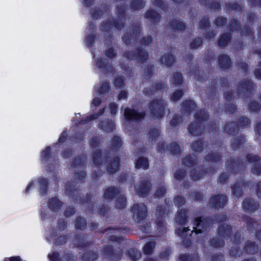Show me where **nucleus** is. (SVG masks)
<instances>
[{"label": "nucleus", "instance_id": "obj_1", "mask_svg": "<svg viewBox=\"0 0 261 261\" xmlns=\"http://www.w3.org/2000/svg\"><path fill=\"white\" fill-rule=\"evenodd\" d=\"M149 112L154 118L160 119L165 114L167 103L162 98H156L151 100L148 106Z\"/></svg>", "mask_w": 261, "mask_h": 261}, {"label": "nucleus", "instance_id": "obj_2", "mask_svg": "<svg viewBox=\"0 0 261 261\" xmlns=\"http://www.w3.org/2000/svg\"><path fill=\"white\" fill-rule=\"evenodd\" d=\"M133 218L138 223L142 222L146 217L147 209L144 204H135L132 208Z\"/></svg>", "mask_w": 261, "mask_h": 261}, {"label": "nucleus", "instance_id": "obj_3", "mask_svg": "<svg viewBox=\"0 0 261 261\" xmlns=\"http://www.w3.org/2000/svg\"><path fill=\"white\" fill-rule=\"evenodd\" d=\"M252 89V82L248 80H243L238 85V93L241 97H246L251 93Z\"/></svg>", "mask_w": 261, "mask_h": 261}, {"label": "nucleus", "instance_id": "obj_4", "mask_svg": "<svg viewBox=\"0 0 261 261\" xmlns=\"http://www.w3.org/2000/svg\"><path fill=\"white\" fill-rule=\"evenodd\" d=\"M247 159L249 162L255 163L253 164L251 169V172L253 174L259 175L261 174V163L257 162L260 160V158L256 155L252 154H248L247 156Z\"/></svg>", "mask_w": 261, "mask_h": 261}, {"label": "nucleus", "instance_id": "obj_5", "mask_svg": "<svg viewBox=\"0 0 261 261\" xmlns=\"http://www.w3.org/2000/svg\"><path fill=\"white\" fill-rule=\"evenodd\" d=\"M151 188V186L149 182L143 180L137 185L135 189L139 196H145L150 191Z\"/></svg>", "mask_w": 261, "mask_h": 261}, {"label": "nucleus", "instance_id": "obj_6", "mask_svg": "<svg viewBox=\"0 0 261 261\" xmlns=\"http://www.w3.org/2000/svg\"><path fill=\"white\" fill-rule=\"evenodd\" d=\"M124 116L128 120H140L144 117V113L132 109L126 108L124 111Z\"/></svg>", "mask_w": 261, "mask_h": 261}, {"label": "nucleus", "instance_id": "obj_7", "mask_svg": "<svg viewBox=\"0 0 261 261\" xmlns=\"http://www.w3.org/2000/svg\"><path fill=\"white\" fill-rule=\"evenodd\" d=\"M209 203L211 206L215 208H219L226 204V197L223 195L212 196L210 200Z\"/></svg>", "mask_w": 261, "mask_h": 261}, {"label": "nucleus", "instance_id": "obj_8", "mask_svg": "<svg viewBox=\"0 0 261 261\" xmlns=\"http://www.w3.org/2000/svg\"><path fill=\"white\" fill-rule=\"evenodd\" d=\"M204 127L197 121L191 123L188 127V132L193 136H200L204 131Z\"/></svg>", "mask_w": 261, "mask_h": 261}, {"label": "nucleus", "instance_id": "obj_9", "mask_svg": "<svg viewBox=\"0 0 261 261\" xmlns=\"http://www.w3.org/2000/svg\"><path fill=\"white\" fill-rule=\"evenodd\" d=\"M137 51L136 55L131 52L125 53V56L128 58L136 59L141 62H144L147 59L148 55L145 51L139 49H138Z\"/></svg>", "mask_w": 261, "mask_h": 261}, {"label": "nucleus", "instance_id": "obj_10", "mask_svg": "<svg viewBox=\"0 0 261 261\" xmlns=\"http://www.w3.org/2000/svg\"><path fill=\"white\" fill-rule=\"evenodd\" d=\"M119 164V159L117 156H115L113 159L109 160L107 162V168L110 173H114L118 169Z\"/></svg>", "mask_w": 261, "mask_h": 261}, {"label": "nucleus", "instance_id": "obj_11", "mask_svg": "<svg viewBox=\"0 0 261 261\" xmlns=\"http://www.w3.org/2000/svg\"><path fill=\"white\" fill-rule=\"evenodd\" d=\"M96 66L103 72H112L114 70L113 66L106 65L101 59H96Z\"/></svg>", "mask_w": 261, "mask_h": 261}, {"label": "nucleus", "instance_id": "obj_12", "mask_svg": "<svg viewBox=\"0 0 261 261\" xmlns=\"http://www.w3.org/2000/svg\"><path fill=\"white\" fill-rule=\"evenodd\" d=\"M219 65L223 69H227L231 65L229 57L225 55H220L218 58Z\"/></svg>", "mask_w": 261, "mask_h": 261}, {"label": "nucleus", "instance_id": "obj_13", "mask_svg": "<svg viewBox=\"0 0 261 261\" xmlns=\"http://www.w3.org/2000/svg\"><path fill=\"white\" fill-rule=\"evenodd\" d=\"M120 194V192L117 188L111 187L107 189L103 194V197L105 199L111 200L116 194Z\"/></svg>", "mask_w": 261, "mask_h": 261}, {"label": "nucleus", "instance_id": "obj_14", "mask_svg": "<svg viewBox=\"0 0 261 261\" xmlns=\"http://www.w3.org/2000/svg\"><path fill=\"white\" fill-rule=\"evenodd\" d=\"M62 204L61 201L55 197L50 199L48 202L49 208L54 211L59 210L62 206Z\"/></svg>", "mask_w": 261, "mask_h": 261}, {"label": "nucleus", "instance_id": "obj_15", "mask_svg": "<svg viewBox=\"0 0 261 261\" xmlns=\"http://www.w3.org/2000/svg\"><path fill=\"white\" fill-rule=\"evenodd\" d=\"M231 231L230 226L223 224L219 228V234L224 238L228 237Z\"/></svg>", "mask_w": 261, "mask_h": 261}, {"label": "nucleus", "instance_id": "obj_16", "mask_svg": "<svg viewBox=\"0 0 261 261\" xmlns=\"http://www.w3.org/2000/svg\"><path fill=\"white\" fill-rule=\"evenodd\" d=\"M100 127L106 132H110L115 129V125L113 122L105 119L100 123Z\"/></svg>", "mask_w": 261, "mask_h": 261}, {"label": "nucleus", "instance_id": "obj_17", "mask_svg": "<svg viewBox=\"0 0 261 261\" xmlns=\"http://www.w3.org/2000/svg\"><path fill=\"white\" fill-rule=\"evenodd\" d=\"M243 207L250 211H253L257 209L258 207L257 203L254 202L250 199H246L243 202Z\"/></svg>", "mask_w": 261, "mask_h": 261}, {"label": "nucleus", "instance_id": "obj_18", "mask_svg": "<svg viewBox=\"0 0 261 261\" xmlns=\"http://www.w3.org/2000/svg\"><path fill=\"white\" fill-rule=\"evenodd\" d=\"M174 62V57L169 54H165L161 59V63L164 64L167 67L171 66Z\"/></svg>", "mask_w": 261, "mask_h": 261}, {"label": "nucleus", "instance_id": "obj_19", "mask_svg": "<svg viewBox=\"0 0 261 261\" xmlns=\"http://www.w3.org/2000/svg\"><path fill=\"white\" fill-rule=\"evenodd\" d=\"M195 105L191 100H185L182 103V109L184 113L189 114L192 111L194 110Z\"/></svg>", "mask_w": 261, "mask_h": 261}, {"label": "nucleus", "instance_id": "obj_20", "mask_svg": "<svg viewBox=\"0 0 261 261\" xmlns=\"http://www.w3.org/2000/svg\"><path fill=\"white\" fill-rule=\"evenodd\" d=\"M238 127L235 122H231L226 124L224 129L226 133L230 135H232L236 132V131L238 130Z\"/></svg>", "mask_w": 261, "mask_h": 261}, {"label": "nucleus", "instance_id": "obj_21", "mask_svg": "<svg viewBox=\"0 0 261 261\" xmlns=\"http://www.w3.org/2000/svg\"><path fill=\"white\" fill-rule=\"evenodd\" d=\"M170 27L172 29L177 31H183L186 28L185 23L179 20L172 21L171 22Z\"/></svg>", "mask_w": 261, "mask_h": 261}, {"label": "nucleus", "instance_id": "obj_22", "mask_svg": "<svg viewBox=\"0 0 261 261\" xmlns=\"http://www.w3.org/2000/svg\"><path fill=\"white\" fill-rule=\"evenodd\" d=\"M145 17L154 23L158 22L160 19L159 13L152 10L148 11L145 14Z\"/></svg>", "mask_w": 261, "mask_h": 261}, {"label": "nucleus", "instance_id": "obj_23", "mask_svg": "<svg viewBox=\"0 0 261 261\" xmlns=\"http://www.w3.org/2000/svg\"><path fill=\"white\" fill-rule=\"evenodd\" d=\"M136 167L137 168L147 169L148 167L147 159L144 157L139 158L136 163Z\"/></svg>", "mask_w": 261, "mask_h": 261}, {"label": "nucleus", "instance_id": "obj_24", "mask_svg": "<svg viewBox=\"0 0 261 261\" xmlns=\"http://www.w3.org/2000/svg\"><path fill=\"white\" fill-rule=\"evenodd\" d=\"M117 12L120 15V17H122L120 18V22L119 21L116 23H115L114 26L117 28L118 29H121L123 27L124 25V21L123 19V14L124 12L125 8L124 7H121V8H117Z\"/></svg>", "mask_w": 261, "mask_h": 261}, {"label": "nucleus", "instance_id": "obj_25", "mask_svg": "<svg viewBox=\"0 0 261 261\" xmlns=\"http://www.w3.org/2000/svg\"><path fill=\"white\" fill-rule=\"evenodd\" d=\"M243 185L242 184H236L232 188V193L233 196L239 197L242 195Z\"/></svg>", "mask_w": 261, "mask_h": 261}, {"label": "nucleus", "instance_id": "obj_26", "mask_svg": "<svg viewBox=\"0 0 261 261\" xmlns=\"http://www.w3.org/2000/svg\"><path fill=\"white\" fill-rule=\"evenodd\" d=\"M205 159L208 162L216 163L220 160V155L219 153H211L205 156Z\"/></svg>", "mask_w": 261, "mask_h": 261}, {"label": "nucleus", "instance_id": "obj_27", "mask_svg": "<svg viewBox=\"0 0 261 261\" xmlns=\"http://www.w3.org/2000/svg\"><path fill=\"white\" fill-rule=\"evenodd\" d=\"M186 212L185 210H181V212L178 214L176 218V222L179 224H184L187 221Z\"/></svg>", "mask_w": 261, "mask_h": 261}, {"label": "nucleus", "instance_id": "obj_28", "mask_svg": "<svg viewBox=\"0 0 261 261\" xmlns=\"http://www.w3.org/2000/svg\"><path fill=\"white\" fill-rule=\"evenodd\" d=\"M230 36L228 34H223L218 42V45L220 47H223L225 46L230 40Z\"/></svg>", "mask_w": 261, "mask_h": 261}, {"label": "nucleus", "instance_id": "obj_29", "mask_svg": "<svg viewBox=\"0 0 261 261\" xmlns=\"http://www.w3.org/2000/svg\"><path fill=\"white\" fill-rule=\"evenodd\" d=\"M126 198L123 194H120L116 200V207L118 208H122L126 205Z\"/></svg>", "mask_w": 261, "mask_h": 261}, {"label": "nucleus", "instance_id": "obj_30", "mask_svg": "<svg viewBox=\"0 0 261 261\" xmlns=\"http://www.w3.org/2000/svg\"><path fill=\"white\" fill-rule=\"evenodd\" d=\"M155 247V243L153 242H149L146 243L144 247L143 251L145 254H150L152 253L153 248Z\"/></svg>", "mask_w": 261, "mask_h": 261}, {"label": "nucleus", "instance_id": "obj_31", "mask_svg": "<svg viewBox=\"0 0 261 261\" xmlns=\"http://www.w3.org/2000/svg\"><path fill=\"white\" fill-rule=\"evenodd\" d=\"M203 143L201 140L193 142L191 144V147L195 151H200L203 148Z\"/></svg>", "mask_w": 261, "mask_h": 261}, {"label": "nucleus", "instance_id": "obj_32", "mask_svg": "<svg viewBox=\"0 0 261 261\" xmlns=\"http://www.w3.org/2000/svg\"><path fill=\"white\" fill-rule=\"evenodd\" d=\"M195 225L193 227L194 230H192L191 231V233H193V231H195V232L197 234L199 233H201L202 232V230L201 228H198L200 226H201V228H203V223L202 222L201 219L200 218H197L195 221Z\"/></svg>", "mask_w": 261, "mask_h": 261}, {"label": "nucleus", "instance_id": "obj_33", "mask_svg": "<svg viewBox=\"0 0 261 261\" xmlns=\"http://www.w3.org/2000/svg\"><path fill=\"white\" fill-rule=\"evenodd\" d=\"M86 223L82 217H78L75 222V227L77 229L83 230L86 228Z\"/></svg>", "mask_w": 261, "mask_h": 261}, {"label": "nucleus", "instance_id": "obj_34", "mask_svg": "<svg viewBox=\"0 0 261 261\" xmlns=\"http://www.w3.org/2000/svg\"><path fill=\"white\" fill-rule=\"evenodd\" d=\"M245 248L246 251L251 254L254 253L257 250L255 243L252 242L247 243Z\"/></svg>", "mask_w": 261, "mask_h": 261}, {"label": "nucleus", "instance_id": "obj_35", "mask_svg": "<svg viewBox=\"0 0 261 261\" xmlns=\"http://www.w3.org/2000/svg\"><path fill=\"white\" fill-rule=\"evenodd\" d=\"M101 154L99 150H96L93 153V162L96 165H99L101 163Z\"/></svg>", "mask_w": 261, "mask_h": 261}, {"label": "nucleus", "instance_id": "obj_36", "mask_svg": "<svg viewBox=\"0 0 261 261\" xmlns=\"http://www.w3.org/2000/svg\"><path fill=\"white\" fill-rule=\"evenodd\" d=\"M40 186V192L42 195H43L45 192L47 186V181L43 178H41L39 179Z\"/></svg>", "mask_w": 261, "mask_h": 261}, {"label": "nucleus", "instance_id": "obj_37", "mask_svg": "<svg viewBox=\"0 0 261 261\" xmlns=\"http://www.w3.org/2000/svg\"><path fill=\"white\" fill-rule=\"evenodd\" d=\"M96 257V254L93 252L85 253L83 255V259L85 261H93Z\"/></svg>", "mask_w": 261, "mask_h": 261}, {"label": "nucleus", "instance_id": "obj_38", "mask_svg": "<svg viewBox=\"0 0 261 261\" xmlns=\"http://www.w3.org/2000/svg\"><path fill=\"white\" fill-rule=\"evenodd\" d=\"M182 83V78L180 73H175L173 75V83L175 85H180Z\"/></svg>", "mask_w": 261, "mask_h": 261}, {"label": "nucleus", "instance_id": "obj_39", "mask_svg": "<svg viewBox=\"0 0 261 261\" xmlns=\"http://www.w3.org/2000/svg\"><path fill=\"white\" fill-rule=\"evenodd\" d=\"M189 230L188 227H179L176 230V233L178 236L184 238L187 237V232Z\"/></svg>", "mask_w": 261, "mask_h": 261}, {"label": "nucleus", "instance_id": "obj_40", "mask_svg": "<svg viewBox=\"0 0 261 261\" xmlns=\"http://www.w3.org/2000/svg\"><path fill=\"white\" fill-rule=\"evenodd\" d=\"M129 255L131 259L133 261H136L137 259L141 257V253L137 250H132L128 252Z\"/></svg>", "mask_w": 261, "mask_h": 261}, {"label": "nucleus", "instance_id": "obj_41", "mask_svg": "<svg viewBox=\"0 0 261 261\" xmlns=\"http://www.w3.org/2000/svg\"><path fill=\"white\" fill-rule=\"evenodd\" d=\"M104 109L100 110L97 113L92 114L87 117L85 120L86 122H88L92 120L96 119L100 117L104 113Z\"/></svg>", "mask_w": 261, "mask_h": 261}, {"label": "nucleus", "instance_id": "obj_42", "mask_svg": "<svg viewBox=\"0 0 261 261\" xmlns=\"http://www.w3.org/2000/svg\"><path fill=\"white\" fill-rule=\"evenodd\" d=\"M144 6V2L141 0H135L131 4V7L134 9H139Z\"/></svg>", "mask_w": 261, "mask_h": 261}, {"label": "nucleus", "instance_id": "obj_43", "mask_svg": "<svg viewBox=\"0 0 261 261\" xmlns=\"http://www.w3.org/2000/svg\"><path fill=\"white\" fill-rule=\"evenodd\" d=\"M170 151L174 154H177L180 152L179 146L176 143H171L169 146Z\"/></svg>", "mask_w": 261, "mask_h": 261}, {"label": "nucleus", "instance_id": "obj_44", "mask_svg": "<svg viewBox=\"0 0 261 261\" xmlns=\"http://www.w3.org/2000/svg\"><path fill=\"white\" fill-rule=\"evenodd\" d=\"M149 138L153 141L155 140L160 135V132L158 129L152 128L149 133Z\"/></svg>", "mask_w": 261, "mask_h": 261}, {"label": "nucleus", "instance_id": "obj_45", "mask_svg": "<svg viewBox=\"0 0 261 261\" xmlns=\"http://www.w3.org/2000/svg\"><path fill=\"white\" fill-rule=\"evenodd\" d=\"M208 115L205 113V111L201 110L196 114V119L200 121L206 119Z\"/></svg>", "mask_w": 261, "mask_h": 261}, {"label": "nucleus", "instance_id": "obj_46", "mask_svg": "<svg viewBox=\"0 0 261 261\" xmlns=\"http://www.w3.org/2000/svg\"><path fill=\"white\" fill-rule=\"evenodd\" d=\"M202 43V40L200 38H196L193 40L190 44V47L192 49H195L198 48Z\"/></svg>", "mask_w": 261, "mask_h": 261}, {"label": "nucleus", "instance_id": "obj_47", "mask_svg": "<svg viewBox=\"0 0 261 261\" xmlns=\"http://www.w3.org/2000/svg\"><path fill=\"white\" fill-rule=\"evenodd\" d=\"M110 89V86L107 82H103L101 84L99 89L100 94H104L108 92Z\"/></svg>", "mask_w": 261, "mask_h": 261}, {"label": "nucleus", "instance_id": "obj_48", "mask_svg": "<svg viewBox=\"0 0 261 261\" xmlns=\"http://www.w3.org/2000/svg\"><path fill=\"white\" fill-rule=\"evenodd\" d=\"M122 144L120 138L118 136H115L112 140V145L114 148H119Z\"/></svg>", "mask_w": 261, "mask_h": 261}, {"label": "nucleus", "instance_id": "obj_49", "mask_svg": "<svg viewBox=\"0 0 261 261\" xmlns=\"http://www.w3.org/2000/svg\"><path fill=\"white\" fill-rule=\"evenodd\" d=\"M124 79L121 76L116 77L114 80V85L117 88H121L124 85Z\"/></svg>", "mask_w": 261, "mask_h": 261}, {"label": "nucleus", "instance_id": "obj_50", "mask_svg": "<svg viewBox=\"0 0 261 261\" xmlns=\"http://www.w3.org/2000/svg\"><path fill=\"white\" fill-rule=\"evenodd\" d=\"M183 163L187 166L195 164V160L192 156H187L183 160Z\"/></svg>", "mask_w": 261, "mask_h": 261}, {"label": "nucleus", "instance_id": "obj_51", "mask_svg": "<svg viewBox=\"0 0 261 261\" xmlns=\"http://www.w3.org/2000/svg\"><path fill=\"white\" fill-rule=\"evenodd\" d=\"M184 92L181 90H177L174 92L171 97V100L173 101L178 100L182 95Z\"/></svg>", "mask_w": 261, "mask_h": 261}, {"label": "nucleus", "instance_id": "obj_52", "mask_svg": "<svg viewBox=\"0 0 261 261\" xmlns=\"http://www.w3.org/2000/svg\"><path fill=\"white\" fill-rule=\"evenodd\" d=\"M84 162H85L84 156H83V157L80 156V157L75 159L74 162H73L72 166L73 167L82 166V165L84 164Z\"/></svg>", "mask_w": 261, "mask_h": 261}, {"label": "nucleus", "instance_id": "obj_53", "mask_svg": "<svg viewBox=\"0 0 261 261\" xmlns=\"http://www.w3.org/2000/svg\"><path fill=\"white\" fill-rule=\"evenodd\" d=\"M211 244L215 247H220L223 245V242L219 239H213L211 241Z\"/></svg>", "mask_w": 261, "mask_h": 261}, {"label": "nucleus", "instance_id": "obj_54", "mask_svg": "<svg viewBox=\"0 0 261 261\" xmlns=\"http://www.w3.org/2000/svg\"><path fill=\"white\" fill-rule=\"evenodd\" d=\"M166 192L165 188L163 186H161L158 188L155 193V196L156 197H162L164 195Z\"/></svg>", "mask_w": 261, "mask_h": 261}, {"label": "nucleus", "instance_id": "obj_55", "mask_svg": "<svg viewBox=\"0 0 261 261\" xmlns=\"http://www.w3.org/2000/svg\"><path fill=\"white\" fill-rule=\"evenodd\" d=\"M248 109L251 111H257L260 109V106L256 102H251L248 105Z\"/></svg>", "mask_w": 261, "mask_h": 261}, {"label": "nucleus", "instance_id": "obj_56", "mask_svg": "<svg viewBox=\"0 0 261 261\" xmlns=\"http://www.w3.org/2000/svg\"><path fill=\"white\" fill-rule=\"evenodd\" d=\"M48 257L50 261H61L58 252H54L51 254H49Z\"/></svg>", "mask_w": 261, "mask_h": 261}, {"label": "nucleus", "instance_id": "obj_57", "mask_svg": "<svg viewBox=\"0 0 261 261\" xmlns=\"http://www.w3.org/2000/svg\"><path fill=\"white\" fill-rule=\"evenodd\" d=\"M185 200L184 198L181 196H177L174 200V203L179 207L185 203Z\"/></svg>", "mask_w": 261, "mask_h": 261}, {"label": "nucleus", "instance_id": "obj_58", "mask_svg": "<svg viewBox=\"0 0 261 261\" xmlns=\"http://www.w3.org/2000/svg\"><path fill=\"white\" fill-rule=\"evenodd\" d=\"M240 125L242 127L246 126L250 123L249 119L246 117H241L239 119Z\"/></svg>", "mask_w": 261, "mask_h": 261}, {"label": "nucleus", "instance_id": "obj_59", "mask_svg": "<svg viewBox=\"0 0 261 261\" xmlns=\"http://www.w3.org/2000/svg\"><path fill=\"white\" fill-rule=\"evenodd\" d=\"M166 214V210L163 206H159L156 209V215L160 218Z\"/></svg>", "mask_w": 261, "mask_h": 261}, {"label": "nucleus", "instance_id": "obj_60", "mask_svg": "<svg viewBox=\"0 0 261 261\" xmlns=\"http://www.w3.org/2000/svg\"><path fill=\"white\" fill-rule=\"evenodd\" d=\"M106 56L109 58H112L116 56V53L112 48H109L106 50Z\"/></svg>", "mask_w": 261, "mask_h": 261}, {"label": "nucleus", "instance_id": "obj_61", "mask_svg": "<svg viewBox=\"0 0 261 261\" xmlns=\"http://www.w3.org/2000/svg\"><path fill=\"white\" fill-rule=\"evenodd\" d=\"M185 175V171L182 170H179L178 171H176L174 173V177L175 179L177 180H180Z\"/></svg>", "mask_w": 261, "mask_h": 261}, {"label": "nucleus", "instance_id": "obj_62", "mask_svg": "<svg viewBox=\"0 0 261 261\" xmlns=\"http://www.w3.org/2000/svg\"><path fill=\"white\" fill-rule=\"evenodd\" d=\"M94 40V35H90L88 36L86 38V44L88 46H91Z\"/></svg>", "mask_w": 261, "mask_h": 261}, {"label": "nucleus", "instance_id": "obj_63", "mask_svg": "<svg viewBox=\"0 0 261 261\" xmlns=\"http://www.w3.org/2000/svg\"><path fill=\"white\" fill-rule=\"evenodd\" d=\"M191 178L194 180H197L202 177V174L200 173H197L196 171H193L191 174Z\"/></svg>", "mask_w": 261, "mask_h": 261}, {"label": "nucleus", "instance_id": "obj_64", "mask_svg": "<svg viewBox=\"0 0 261 261\" xmlns=\"http://www.w3.org/2000/svg\"><path fill=\"white\" fill-rule=\"evenodd\" d=\"M75 212L74 209L72 207H67L64 212V215L68 217L73 215Z\"/></svg>", "mask_w": 261, "mask_h": 261}]
</instances>
